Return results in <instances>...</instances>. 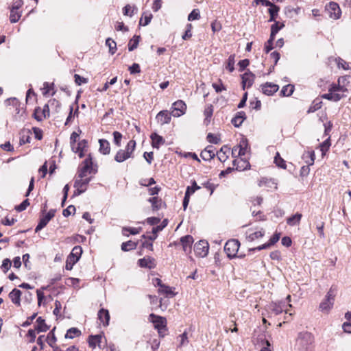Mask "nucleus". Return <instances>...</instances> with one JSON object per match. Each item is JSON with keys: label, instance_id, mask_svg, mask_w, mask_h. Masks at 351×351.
I'll use <instances>...</instances> for the list:
<instances>
[{"label": "nucleus", "instance_id": "38", "mask_svg": "<svg viewBox=\"0 0 351 351\" xmlns=\"http://www.w3.org/2000/svg\"><path fill=\"white\" fill-rule=\"evenodd\" d=\"M152 17L153 16L151 13H143L139 21V25L143 26L147 25L150 23Z\"/></svg>", "mask_w": 351, "mask_h": 351}, {"label": "nucleus", "instance_id": "48", "mask_svg": "<svg viewBox=\"0 0 351 351\" xmlns=\"http://www.w3.org/2000/svg\"><path fill=\"white\" fill-rule=\"evenodd\" d=\"M21 14L18 10L11 9L10 21L11 23H16L21 18Z\"/></svg>", "mask_w": 351, "mask_h": 351}, {"label": "nucleus", "instance_id": "16", "mask_svg": "<svg viewBox=\"0 0 351 351\" xmlns=\"http://www.w3.org/2000/svg\"><path fill=\"white\" fill-rule=\"evenodd\" d=\"M268 307L270 311L275 315H279L283 311L287 313V310L285 309V304L282 302H272Z\"/></svg>", "mask_w": 351, "mask_h": 351}, {"label": "nucleus", "instance_id": "17", "mask_svg": "<svg viewBox=\"0 0 351 351\" xmlns=\"http://www.w3.org/2000/svg\"><path fill=\"white\" fill-rule=\"evenodd\" d=\"M171 115L167 110H162L158 113L156 119L161 125L167 124L171 121Z\"/></svg>", "mask_w": 351, "mask_h": 351}, {"label": "nucleus", "instance_id": "46", "mask_svg": "<svg viewBox=\"0 0 351 351\" xmlns=\"http://www.w3.org/2000/svg\"><path fill=\"white\" fill-rule=\"evenodd\" d=\"M152 206L154 210H158L160 208L162 201L158 197H153L148 200Z\"/></svg>", "mask_w": 351, "mask_h": 351}, {"label": "nucleus", "instance_id": "8", "mask_svg": "<svg viewBox=\"0 0 351 351\" xmlns=\"http://www.w3.org/2000/svg\"><path fill=\"white\" fill-rule=\"evenodd\" d=\"M186 106L182 100H178L172 105L171 115L175 117H179L185 113Z\"/></svg>", "mask_w": 351, "mask_h": 351}, {"label": "nucleus", "instance_id": "53", "mask_svg": "<svg viewBox=\"0 0 351 351\" xmlns=\"http://www.w3.org/2000/svg\"><path fill=\"white\" fill-rule=\"evenodd\" d=\"M199 189H200V186H199L197 184L195 180H193L192 182V185L191 186H187L185 193L191 195Z\"/></svg>", "mask_w": 351, "mask_h": 351}, {"label": "nucleus", "instance_id": "57", "mask_svg": "<svg viewBox=\"0 0 351 351\" xmlns=\"http://www.w3.org/2000/svg\"><path fill=\"white\" fill-rule=\"evenodd\" d=\"M29 205V202L28 199H25L21 204L16 206L15 207V210L18 212L23 211L27 208V207Z\"/></svg>", "mask_w": 351, "mask_h": 351}, {"label": "nucleus", "instance_id": "64", "mask_svg": "<svg viewBox=\"0 0 351 351\" xmlns=\"http://www.w3.org/2000/svg\"><path fill=\"white\" fill-rule=\"evenodd\" d=\"M75 212V207L73 205L69 206L66 209L63 210V215L64 217H69L71 213H74Z\"/></svg>", "mask_w": 351, "mask_h": 351}, {"label": "nucleus", "instance_id": "36", "mask_svg": "<svg viewBox=\"0 0 351 351\" xmlns=\"http://www.w3.org/2000/svg\"><path fill=\"white\" fill-rule=\"evenodd\" d=\"M279 10H280V8L276 5H274L272 8H269L268 12L270 15L269 22H272V21H276V17L278 15Z\"/></svg>", "mask_w": 351, "mask_h": 351}, {"label": "nucleus", "instance_id": "51", "mask_svg": "<svg viewBox=\"0 0 351 351\" xmlns=\"http://www.w3.org/2000/svg\"><path fill=\"white\" fill-rule=\"evenodd\" d=\"M216 154L210 153L204 149L200 154V156L204 160H210L215 156Z\"/></svg>", "mask_w": 351, "mask_h": 351}, {"label": "nucleus", "instance_id": "54", "mask_svg": "<svg viewBox=\"0 0 351 351\" xmlns=\"http://www.w3.org/2000/svg\"><path fill=\"white\" fill-rule=\"evenodd\" d=\"M207 140L210 143L219 144L220 143V137L212 133H208L207 135Z\"/></svg>", "mask_w": 351, "mask_h": 351}, {"label": "nucleus", "instance_id": "45", "mask_svg": "<svg viewBox=\"0 0 351 351\" xmlns=\"http://www.w3.org/2000/svg\"><path fill=\"white\" fill-rule=\"evenodd\" d=\"M136 247V243L132 241H129L127 242H124L121 245V250L123 251L127 252L133 249H135Z\"/></svg>", "mask_w": 351, "mask_h": 351}, {"label": "nucleus", "instance_id": "9", "mask_svg": "<svg viewBox=\"0 0 351 351\" xmlns=\"http://www.w3.org/2000/svg\"><path fill=\"white\" fill-rule=\"evenodd\" d=\"M34 118L38 121H40L43 119H45L47 117H49V108L47 104L45 105L43 108L41 109L40 108H37L34 110Z\"/></svg>", "mask_w": 351, "mask_h": 351}, {"label": "nucleus", "instance_id": "26", "mask_svg": "<svg viewBox=\"0 0 351 351\" xmlns=\"http://www.w3.org/2000/svg\"><path fill=\"white\" fill-rule=\"evenodd\" d=\"M101 335H91L88 338V344L89 346L95 348L97 346L99 348H101Z\"/></svg>", "mask_w": 351, "mask_h": 351}, {"label": "nucleus", "instance_id": "11", "mask_svg": "<svg viewBox=\"0 0 351 351\" xmlns=\"http://www.w3.org/2000/svg\"><path fill=\"white\" fill-rule=\"evenodd\" d=\"M194 240L191 235H186L180 238V243L185 253L191 252V246Z\"/></svg>", "mask_w": 351, "mask_h": 351}, {"label": "nucleus", "instance_id": "58", "mask_svg": "<svg viewBox=\"0 0 351 351\" xmlns=\"http://www.w3.org/2000/svg\"><path fill=\"white\" fill-rule=\"evenodd\" d=\"M180 343L179 346H183L186 345L189 343L187 333L186 332H183L182 335H180L179 337Z\"/></svg>", "mask_w": 351, "mask_h": 351}, {"label": "nucleus", "instance_id": "12", "mask_svg": "<svg viewBox=\"0 0 351 351\" xmlns=\"http://www.w3.org/2000/svg\"><path fill=\"white\" fill-rule=\"evenodd\" d=\"M150 138L152 140V146L153 148L158 149L161 146L165 144V138L156 132H154L150 135Z\"/></svg>", "mask_w": 351, "mask_h": 351}, {"label": "nucleus", "instance_id": "21", "mask_svg": "<svg viewBox=\"0 0 351 351\" xmlns=\"http://www.w3.org/2000/svg\"><path fill=\"white\" fill-rule=\"evenodd\" d=\"M150 317H152V322L154 324L155 328H166V319L165 318L151 314Z\"/></svg>", "mask_w": 351, "mask_h": 351}, {"label": "nucleus", "instance_id": "3", "mask_svg": "<svg viewBox=\"0 0 351 351\" xmlns=\"http://www.w3.org/2000/svg\"><path fill=\"white\" fill-rule=\"evenodd\" d=\"M336 291L332 287L329 289L324 300L319 304V308L322 312L328 313L332 308Z\"/></svg>", "mask_w": 351, "mask_h": 351}, {"label": "nucleus", "instance_id": "35", "mask_svg": "<svg viewBox=\"0 0 351 351\" xmlns=\"http://www.w3.org/2000/svg\"><path fill=\"white\" fill-rule=\"evenodd\" d=\"M80 335L81 331L77 328H71L67 330L64 337L66 339H73L75 337H78Z\"/></svg>", "mask_w": 351, "mask_h": 351}, {"label": "nucleus", "instance_id": "44", "mask_svg": "<svg viewBox=\"0 0 351 351\" xmlns=\"http://www.w3.org/2000/svg\"><path fill=\"white\" fill-rule=\"evenodd\" d=\"M106 45L109 48V52L111 54H114L117 50V44L111 38H108L106 40Z\"/></svg>", "mask_w": 351, "mask_h": 351}, {"label": "nucleus", "instance_id": "50", "mask_svg": "<svg viewBox=\"0 0 351 351\" xmlns=\"http://www.w3.org/2000/svg\"><path fill=\"white\" fill-rule=\"evenodd\" d=\"M235 56L234 55H230L228 59L227 64H226V69H228L230 72H232L234 70V62H235Z\"/></svg>", "mask_w": 351, "mask_h": 351}, {"label": "nucleus", "instance_id": "33", "mask_svg": "<svg viewBox=\"0 0 351 351\" xmlns=\"http://www.w3.org/2000/svg\"><path fill=\"white\" fill-rule=\"evenodd\" d=\"M302 215L300 213H296L294 215H292L291 217H289L287 219V223L289 226H295L300 223V221L301 220Z\"/></svg>", "mask_w": 351, "mask_h": 351}, {"label": "nucleus", "instance_id": "39", "mask_svg": "<svg viewBox=\"0 0 351 351\" xmlns=\"http://www.w3.org/2000/svg\"><path fill=\"white\" fill-rule=\"evenodd\" d=\"M274 23L271 26V32L273 35H276V34L282 29L285 25L284 23H280L278 21H274Z\"/></svg>", "mask_w": 351, "mask_h": 351}, {"label": "nucleus", "instance_id": "7", "mask_svg": "<svg viewBox=\"0 0 351 351\" xmlns=\"http://www.w3.org/2000/svg\"><path fill=\"white\" fill-rule=\"evenodd\" d=\"M326 10L328 12V15L331 19H338L341 16V9L339 5L335 2H330L326 5Z\"/></svg>", "mask_w": 351, "mask_h": 351}, {"label": "nucleus", "instance_id": "1", "mask_svg": "<svg viewBox=\"0 0 351 351\" xmlns=\"http://www.w3.org/2000/svg\"><path fill=\"white\" fill-rule=\"evenodd\" d=\"M313 341L314 337L311 332H300L295 340V349L298 351H308Z\"/></svg>", "mask_w": 351, "mask_h": 351}, {"label": "nucleus", "instance_id": "42", "mask_svg": "<svg viewBox=\"0 0 351 351\" xmlns=\"http://www.w3.org/2000/svg\"><path fill=\"white\" fill-rule=\"evenodd\" d=\"M265 232L263 230L257 231L253 233L250 234L247 236V239L252 242L256 239L261 238L264 236Z\"/></svg>", "mask_w": 351, "mask_h": 351}, {"label": "nucleus", "instance_id": "29", "mask_svg": "<svg viewBox=\"0 0 351 351\" xmlns=\"http://www.w3.org/2000/svg\"><path fill=\"white\" fill-rule=\"evenodd\" d=\"M344 97H346V95L334 92H329L328 93L324 94L322 95L323 98L333 101H338Z\"/></svg>", "mask_w": 351, "mask_h": 351}, {"label": "nucleus", "instance_id": "63", "mask_svg": "<svg viewBox=\"0 0 351 351\" xmlns=\"http://www.w3.org/2000/svg\"><path fill=\"white\" fill-rule=\"evenodd\" d=\"M129 71L131 74L139 73L141 72L139 64L137 63H134L129 67Z\"/></svg>", "mask_w": 351, "mask_h": 351}, {"label": "nucleus", "instance_id": "15", "mask_svg": "<svg viewBox=\"0 0 351 351\" xmlns=\"http://www.w3.org/2000/svg\"><path fill=\"white\" fill-rule=\"evenodd\" d=\"M280 239V234L278 233H276V234H274L271 237V239H269V242L267 243H265L263 245H259L256 247H254V248H251L250 249V251H255V250H264V249H267L268 247H269L270 246H271L272 245L275 244L276 243H277Z\"/></svg>", "mask_w": 351, "mask_h": 351}, {"label": "nucleus", "instance_id": "19", "mask_svg": "<svg viewBox=\"0 0 351 351\" xmlns=\"http://www.w3.org/2000/svg\"><path fill=\"white\" fill-rule=\"evenodd\" d=\"M141 267L152 269L156 266L155 260L151 257H144L138 260Z\"/></svg>", "mask_w": 351, "mask_h": 351}, {"label": "nucleus", "instance_id": "60", "mask_svg": "<svg viewBox=\"0 0 351 351\" xmlns=\"http://www.w3.org/2000/svg\"><path fill=\"white\" fill-rule=\"evenodd\" d=\"M113 136H114V143H115V145L118 147L121 146V141L122 138V134L120 132L115 131L113 132Z\"/></svg>", "mask_w": 351, "mask_h": 351}, {"label": "nucleus", "instance_id": "27", "mask_svg": "<svg viewBox=\"0 0 351 351\" xmlns=\"http://www.w3.org/2000/svg\"><path fill=\"white\" fill-rule=\"evenodd\" d=\"M245 119V113L243 111L238 112L235 117L232 118L231 122L237 128L241 125L242 123Z\"/></svg>", "mask_w": 351, "mask_h": 351}, {"label": "nucleus", "instance_id": "24", "mask_svg": "<svg viewBox=\"0 0 351 351\" xmlns=\"http://www.w3.org/2000/svg\"><path fill=\"white\" fill-rule=\"evenodd\" d=\"M237 147H239L238 156H244L246 154L248 147L247 139L243 136Z\"/></svg>", "mask_w": 351, "mask_h": 351}, {"label": "nucleus", "instance_id": "59", "mask_svg": "<svg viewBox=\"0 0 351 351\" xmlns=\"http://www.w3.org/2000/svg\"><path fill=\"white\" fill-rule=\"evenodd\" d=\"M74 79H75V82L78 86H80L82 84H86V83H88V79L87 78L81 77L78 74H75L74 75Z\"/></svg>", "mask_w": 351, "mask_h": 351}, {"label": "nucleus", "instance_id": "32", "mask_svg": "<svg viewBox=\"0 0 351 351\" xmlns=\"http://www.w3.org/2000/svg\"><path fill=\"white\" fill-rule=\"evenodd\" d=\"M90 179L88 178H84L80 179H77L74 183V187L76 189L80 188L84 191L86 190V186L89 183Z\"/></svg>", "mask_w": 351, "mask_h": 351}, {"label": "nucleus", "instance_id": "25", "mask_svg": "<svg viewBox=\"0 0 351 351\" xmlns=\"http://www.w3.org/2000/svg\"><path fill=\"white\" fill-rule=\"evenodd\" d=\"M36 326H35V330L36 332H46L49 330V327L46 324L45 319H43L41 317H38L36 319Z\"/></svg>", "mask_w": 351, "mask_h": 351}, {"label": "nucleus", "instance_id": "52", "mask_svg": "<svg viewBox=\"0 0 351 351\" xmlns=\"http://www.w3.org/2000/svg\"><path fill=\"white\" fill-rule=\"evenodd\" d=\"M274 162L276 165L282 168V169H286V162L285 161L280 157L279 153L276 154V156L274 158Z\"/></svg>", "mask_w": 351, "mask_h": 351}, {"label": "nucleus", "instance_id": "4", "mask_svg": "<svg viewBox=\"0 0 351 351\" xmlns=\"http://www.w3.org/2000/svg\"><path fill=\"white\" fill-rule=\"evenodd\" d=\"M82 252V249L80 246H75L69 256H68L66 261V269L71 270L73 265L78 261L80 259V255Z\"/></svg>", "mask_w": 351, "mask_h": 351}, {"label": "nucleus", "instance_id": "43", "mask_svg": "<svg viewBox=\"0 0 351 351\" xmlns=\"http://www.w3.org/2000/svg\"><path fill=\"white\" fill-rule=\"evenodd\" d=\"M241 162L243 163L241 166L237 165V160H234L233 161V166L235 167V169L239 171H243L245 169H250V165L247 160H241Z\"/></svg>", "mask_w": 351, "mask_h": 351}, {"label": "nucleus", "instance_id": "47", "mask_svg": "<svg viewBox=\"0 0 351 351\" xmlns=\"http://www.w3.org/2000/svg\"><path fill=\"white\" fill-rule=\"evenodd\" d=\"M55 329H56V328H53V329L52 330H51L47 336L46 341L49 346H52L53 344H55L56 342L57 341L56 337L54 334Z\"/></svg>", "mask_w": 351, "mask_h": 351}, {"label": "nucleus", "instance_id": "37", "mask_svg": "<svg viewBox=\"0 0 351 351\" xmlns=\"http://www.w3.org/2000/svg\"><path fill=\"white\" fill-rule=\"evenodd\" d=\"M309 158V160H306V162L308 164V165H313L314 164V161L315 159V154L314 151H308L303 154V158Z\"/></svg>", "mask_w": 351, "mask_h": 351}, {"label": "nucleus", "instance_id": "13", "mask_svg": "<svg viewBox=\"0 0 351 351\" xmlns=\"http://www.w3.org/2000/svg\"><path fill=\"white\" fill-rule=\"evenodd\" d=\"M92 160L90 158H86L84 161L82 167L80 169L78 173V177L80 178H86L87 176V173L90 172V170L92 167Z\"/></svg>", "mask_w": 351, "mask_h": 351}, {"label": "nucleus", "instance_id": "5", "mask_svg": "<svg viewBox=\"0 0 351 351\" xmlns=\"http://www.w3.org/2000/svg\"><path fill=\"white\" fill-rule=\"evenodd\" d=\"M239 246L240 243L238 240L231 239L226 243L224 251L229 258H232L236 257Z\"/></svg>", "mask_w": 351, "mask_h": 351}, {"label": "nucleus", "instance_id": "18", "mask_svg": "<svg viewBox=\"0 0 351 351\" xmlns=\"http://www.w3.org/2000/svg\"><path fill=\"white\" fill-rule=\"evenodd\" d=\"M279 86L277 84L267 82L262 86L263 93L267 95H272L278 91Z\"/></svg>", "mask_w": 351, "mask_h": 351}, {"label": "nucleus", "instance_id": "49", "mask_svg": "<svg viewBox=\"0 0 351 351\" xmlns=\"http://www.w3.org/2000/svg\"><path fill=\"white\" fill-rule=\"evenodd\" d=\"M49 221L45 216L41 217L40 219L38 224L37 225V226L35 228V232H38L40 230H41L44 227H45L47 226V224L49 223Z\"/></svg>", "mask_w": 351, "mask_h": 351}, {"label": "nucleus", "instance_id": "55", "mask_svg": "<svg viewBox=\"0 0 351 351\" xmlns=\"http://www.w3.org/2000/svg\"><path fill=\"white\" fill-rule=\"evenodd\" d=\"M134 10H137L136 8L133 7L132 9V7L130 5H126L123 9V14L125 16H132L134 14Z\"/></svg>", "mask_w": 351, "mask_h": 351}, {"label": "nucleus", "instance_id": "30", "mask_svg": "<svg viewBox=\"0 0 351 351\" xmlns=\"http://www.w3.org/2000/svg\"><path fill=\"white\" fill-rule=\"evenodd\" d=\"M229 147L227 145L221 147L220 150L217 152L218 159L221 162H225L228 158Z\"/></svg>", "mask_w": 351, "mask_h": 351}, {"label": "nucleus", "instance_id": "23", "mask_svg": "<svg viewBox=\"0 0 351 351\" xmlns=\"http://www.w3.org/2000/svg\"><path fill=\"white\" fill-rule=\"evenodd\" d=\"M258 186L261 187L265 186L269 189H277V183L274 179L263 178L259 180Z\"/></svg>", "mask_w": 351, "mask_h": 351}, {"label": "nucleus", "instance_id": "56", "mask_svg": "<svg viewBox=\"0 0 351 351\" xmlns=\"http://www.w3.org/2000/svg\"><path fill=\"white\" fill-rule=\"evenodd\" d=\"M200 17L199 11L198 9H194L188 16L189 21L197 20Z\"/></svg>", "mask_w": 351, "mask_h": 351}, {"label": "nucleus", "instance_id": "61", "mask_svg": "<svg viewBox=\"0 0 351 351\" xmlns=\"http://www.w3.org/2000/svg\"><path fill=\"white\" fill-rule=\"evenodd\" d=\"M159 292L166 294L167 295H173L174 293L171 288L167 285H162V288L159 289Z\"/></svg>", "mask_w": 351, "mask_h": 351}, {"label": "nucleus", "instance_id": "2", "mask_svg": "<svg viewBox=\"0 0 351 351\" xmlns=\"http://www.w3.org/2000/svg\"><path fill=\"white\" fill-rule=\"evenodd\" d=\"M136 147V141L134 140H130L125 149H119L117 152L114 156V160L117 162H123L126 160L133 158V152L135 150Z\"/></svg>", "mask_w": 351, "mask_h": 351}, {"label": "nucleus", "instance_id": "40", "mask_svg": "<svg viewBox=\"0 0 351 351\" xmlns=\"http://www.w3.org/2000/svg\"><path fill=\"white\" fill-rule=\"evenodd\" d=\"M293 91L294 86L292 84H288L282 87L280 93L283 96H290L293 94Z\"/></svg>", "mask_w": 351, "mask_h": 351}, {"label": "nucleus", "instance_id": "31", "mask_svg": "<svg viewBox=\"0 0 351 351\" xmlns=\"http://www.w3.org/2000/svg\"><path fill=\"white\" fill-rule=\"evenodd\" d=\"M99 143V152L104 154H108L110 152V143L107 140L100 139Z\"/></svg>", "mask_w": 351, "mask_h": 351}, {"label": "nucleus", "instance_id": "10", "mask_svg": "<svg viewBox=\"0 0 351 351\" xmlns=\"http://www.w3.org/2000/svg\"><path fill=\"white\" fill-rule=\"evenodd\" d=\"M346 77H340L338 79V84H332L330 85L328 91L329 92H341L344 93L348 90V89L345 87L343 85L344 82L346 81Z\"/></svg>", "mask_w": 351, "mask_h": 351}, {"label": "nucleus", "instance_id": "20", "mask_svg": "<svg viewBox=\"0 0 351 351\" xmlns=\"http://www.w3.org/2000/svg\"><path fill=\"white\" fill-rule=\"evenodd\" d=\"M98 319L104 326H107L109 324L110 315L109 312L106 309L101 308L98 312Z\"/></svg>", "mask_w": 351, "mask_h": 351}, {"label": "nucleus", "instance_id": "28", "mask_svg": "<svg viewBox=\"0 0 351 351\" xmlns=\"http://www.w3.org/2000/svg\"><path fill=\"white\" fill-rule=\"evenodd\" d=\"M213 106L211 104L206 106L204 110V115L205 116L204 123L208 125L210 122L211 117L213 114Z\"/></svg>", "mask_w": 351, "mask_h": 351}, {"label": "nucleus", "instance_id": "14", "mask_svg": "<svg viewBox=\"0 0 351 351\" xmlns=\"http://www.w3.org/2000/svg\"><path fill=\"white\" fill-rule=\"evenodd\" d=\"M243 88H250L254 83L255 75L251 72H246L241 76Z\"/></svg>", "mask_w": 351, "mask_h": 351}, {"label": "nucleus", "instance_id": "41", "mask_svg": "<svg viewBox=\"0 0 351 351\" xmlns=\"http://www.w3.org/2000/svg\"><path fill=\"white\" fill-rule=\"evenodd\" d=\"M86 141L85 140H83V141L79 142L77 145L75 143V144L71 145V147L72 151L75 153H77V152H78V151L84 149L86 147Z\"/></svg>", "mask_w": 351, "mask_h": 351}, {"label": "nucleus", "instance_id": "34", "mask_svg": "<svg viewBox=\"0 0 351 351\" xmlns=\"http://www.w3.org/2000/svg\"><path fill=\"white\" fill-rule=\"evenodd\" d=\"M141 36H134L132 39L129 41L128 43V50L130 51H132L137 48L138 45V43L140 40Z\"/></svg>", "mask_w": 351, "mask_h": 351}, {"label": "nucleus", "instance_id": "6", "mask_svg": "<svg viewBox=\"0 0 351 351\" xmlns=\"http://www.w3.org/2000/svg\"><path fill=\"white\" fill-rule=\"evenodd\" d=\"M208 243L205 240H200L194 245L195 254L199 257H205L208 253Z\"/></svg>", "mask_w": 351, "mask_h": 351}, {"label": "nucleus", "instance_id": "22", "mask_svg": "<svg viewBox=\"0 0 351 351\" xmlns=\"http://www.w3.org/2000/svg\"><path fill=\"white\" fill-rule=\"evenodd\" d=\"M21 293L19 289H14L8 295L12 303L18 306L21 305Z\"/></svg>", "mask_w": 351, "mask_h": 351}, {"label": "nucleus", "instance_id": "62", "mask_svg": "<svg viewBox=\"0 0 351 351\" xmlns=\"http://www.w3.org/2000/svg\"><path fill=\"white\" fill-rule=\"evenodd\" d=\"M11 261L8 258H5L3 261L1 265V269L3 270L4 273H6L11 267Z\"/></svg>", "mask_w": 351, "mask_h": 351}]
</instances>
